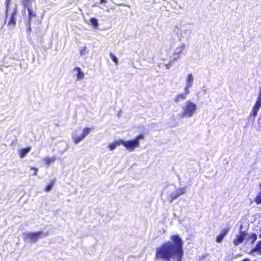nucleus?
Segmentation results:
<instances>
[{
	"label": "nucleus",
	"mask_w": 261,
	"mask_h": 261,
	"mask_svg": "<svg viewBox=\"0 0 261 261\" xmlns=\"http://www.w3.org/2000/svg\"><path fill=\"white\" fill-rule=\"evenodd\" d=\"M182 244L181 239L178 235L171 236L170 241L156 248L155 257L166 259L165 261H171L170 258L181 261L184 255Z\"/></svg>",
	"instance_id": "nucleus-1"
},
{
	"label": "nucleus",
	"mask_w": 261,
	"mask_h": 261,
	"mask_svg": "<svg viewBox=\"0 0 261 261\" xmlns=\"http://www.w3.org/2000/svg\"><path fill=\"white\" fill-rule=\"evenodd\" d=\"M197 105L192 101L187 100L182 106V112L178 114L180 118H191L196 113Z\"/></svg>",
	"instance_id": "nucleus-2"
},
{
	"label": "nucleus",
	"mask_w": 261,
	"mask_h": 261,
	"mask_svg": "<svg viewBox=\"0 0 261 261\" xmlns=\"http://www.w3.org/2000/svg\"><path fill=\"white\" fill-rule=\"evenodd\" d=\"M48 235V232H43V231H39L36 232H25L23 233V237L25 241L31 243H35L39 238L47 237Z\"/></svg>",
	"instance_id": "nucleus-3"
},
{
	"label": "nucleus",
	"mask_w": 261,
	"mask_h": 261,
	"mask_svg": "<svg viewBox=\"0 0 261 261\" xmlns=\"http://www.w3.org/2000/svg\"><path fill=\"white\" fill-rule=\"evenodd\" d=\"M144 138V136L142 134L136 137L134 140L130 141H124L120 139V143L123 145L127 150L129 151H133L135 148L138 147L140 145L139 141Z\"/></svg>",
	"instance_id": "nucleus-4"
},
{
	"label": "nucleus",
	"mask_w": 261,
	"mask_h": 261,
	"mask_svg": "<svg viewBox=\"0 0 261 261\" xmlns=\"http://www.w3.org/2000/svg\"><path fill=\"white\" fill-rule=\"evenodd\" d=\"M261 107V88L258 94L256 101L255 105L252 108V110L250 114L249 119L254 120L255 117L256 116L257 113Z\"/></svg>",
	"instance_id": "nucleus-5"
},
{
	"label": "nucleus",
	"mask_w": 261,
	"mask_h": 261,
	"mask_svg": "<svg viewBox=\"0 0 261 261\" xmlns=\"http://www.w3.org/2000/svg\"><path fill=\"white\" fill-rule=\"evenodd\" d=\"M186 45L184 43H181L179 46L176 47L174 50V53L170 57V62L173 63L176 61L179 58V55L181 53L182 50L185 48Z\"/></svg>",
	"instance_id": "nucleus-6"
},
{
	"label": "nucleus",
	"mask_w": 261,
	"mask_h": 261,
	"mask_svg": "<svg viewBox=\"0 0 261 261\" xmlns=\"http://www.w3.org/2000/svg\"><path fill=\"white\" fill-rule=\"evenodd\" d=\"M247 236V233L245 231L243 230V225H241L240 227L239 233L236 236V239L233 241V244L236 246H238L243 242Z\"/></svg>",
	"instance_id": "nucleus-7"
},
{
	"label": "nucleus",
	"mask_w": 261,
	"mask_h": 261,
	"mask_svg": "<svg viewBox=\"0 0 261 261\" xmlns=\"http://www.w3.org/2000/svg\"><path fill=\"white\" fill-rule=\"evenodd\" d=\"M186 188L183 187L176 189V190L171 193L169 196L171 199L170 202H172L173 200L177 199L180 196L184 195L186 193Z\"/></svg>",
	"instance_id": "nucleus-8"
},
{
	"label": "nucleus",
	"mask_w": 261,
	"mask_h": 261,
	"mask_svg": "<svg viewBox=\"0 0 261 261\" xmlns=\"http://www.w3.org/2000/svg\"><path fill=\"white\" fill-rule=\"evenodd\" d=\"M194 77L192 73L188 74L186 78V86L184 88L187 92L190 91V88L192 87L194 83Z\"/></svg>",
	"instance_id": "nucleus-9"
},
{
	"label": "nucleus",
	"mask_w": 261,
	"mask_h": 261,
	"mask_svg": "<svg viewBox=\"0 0 261 261\" xmlns=\"http://www.w3.org/2000/svg\"><path fill=\"white\" fill-rule=\"evenodd\" d=\"M73 72L76 77V81H82L84 79L85 74L80 67H75L73 69Z\"/></svg>",
	"instance_id": "nucleus-10"
},
{
	"label": "nucleus",
	"mask_w": 261,
	"mask_h": 261,
	"mask_svg": "<svg viewBox=\"0 0 261 261\" xmlns=\"http://www.w3.org/2000/svg\"><path fill=\"white\" fill-rule=\"evenodd\" d=\"M189 93L190 91L187 92L186 91L184 90V92L183 93L178 94L177 95L175 96V97L173 99L174 102L175 103H178L180 101L185 100L187 98V96Z\"/></svg>",
	"instance_id": "nucleus-11"
},
{
	"label": "nucleus",
	"mask_w": 261,
	"mask_h": 261,
	"mask_svg": "<svg viewBox=\"0 0 261 261\" xmlns=\"http://www.w3.org/2000/svg\"><path fill=\"white\" fill-rule=\"evenodd\" d=\"M230 230V227H227L223 228L220 234L217 237L216 241L218 243H220L222 241L225 236L228 233Z\"/></svg>",
	"instance_id": "nucleus-12"
},
{
	"label": "nucleus",
	"mask_w": 261,
	"mask_h": 261,
	"mask_svg": "<svg viewBox=\"0 0 261 261\" xmlns=\"http://www.w3.org/2000/svg\"><path fill=\"white\" fill-rule=\"evenodd\" d=\"M72 138L75 144H78L80 142L84 140L81 135L79 136L77 135V132L76 130L73 133Z\"/></svg>",
	"instance_id": "nucleus-13"
},
{
	"label": "nucleus",
	"mask_w": 261,
	"mask_h": 261,
	"mask_svg": "<svg viewBox=\"0 0 261 261\" xmlns=\"http://www.w3.org/2000/svg\"><path fill=\"white\" fill-rule=\"evenodd\" d=\"M31 150V147L20 149L18 150L19 155L20 158H24L26 154Z\"/></svg>",
	"instance_id": "nucleus-14"
},
{
	"label": "nucleus",
	"mask_w": 261,
	"mask_h": 261,
	"mask_svg": "<svg viewBox=\"0 0 261 261\" xmlns=\"http://www.w3.org/2000/svg\"><path fill=\"white\" fill-rule=\"evenodd\" d=\"M16 16V11H14L13 13L11 14V16L10 18V20L8 22V25L10 27H13L16 23L15 22V16Z\"/></svg>",
	"instance_id": "nucleus-15"
},
{
	"label": "nucleus",
	"mask_w": 261,
	"mask_h": 261,
	"mask_svg": "<svg viewBox=\"0 0 261 261\" xmlns=\"http://www.w3.org/2000/svg\"><path fill=\"white\" fill-rule=\"evenodd\" d=\"M120 144H121V143H120V140H119L113 143L109 144L108 145V148H109L111 151H113L116 149L117 146H119Z\"/></svg>",
	"instance_id": "nucleus-16"
},
{
	"label": "nucleus",
	"mask_w": 261,
	"mask_h": 261,
	"mask_svg": "<svg viewBox=\"0 0 261 261\" xmlns=\"http://www.w3.org/2000/svg\"><path fill=\"white\" fill-rule=\"evenodd\" d=\"M56 159L55 156L49 157L46 156L42 159V161L45 163V164L49 166L50 164L51 163H54Z\"/></svg>",
	"instance_id": "nucleus-17"
},
{
	"label": "nucleus",
	"mask_w": 261,
	"mask_h": 261,
	"mask_svg": "<svg viewBox=\"0 0 261 261\" xmlns=\"http://www.w3.org/2000/svg\"><path fill=\"white\" fill-rule=\"evenodd\" d=\"M28 11V17H29V21L31 23V20L33 17H36V13L34 12L32 7H30L29 8H27Z\"/></svg>",
	"instance_id": "nucleus-18"
},
{
	"label": "nucleus",
	"mask_w": 261,
	"mask_h": 261,
	"mask_svg": "<svg viewBox=\"0 0 261 261\" xmlns=\"http://www.w3.org/2000/svg\"><path fill=\"white\" fill-rule=\"evenodd\" d=\"M35 0H22L23 5L25 8H29L32 7L33 3Z\"/></svg>",
	"instance_id": "nucleus-19"
},
{
	"label": "nucleus",
	"mask_w": 261,
	"mask_h": 261,
	"mask_svg": "<svg viewBox=\"0 0 261 261\" xmlns=\"http://www.w3.org/2000/svg\"><path fill=\"white\" fill-rule=\"evenodd\" d=\"M90 131H91V128L89 127H85L83 129V132H82V134H81V135L84 139H85V138L86 137V136L87 135H88V134H90Z\"/></svg>",
	"instance_id": "nucleus-20"
},
{
	"label": "nucleus",
	"mask_w": 261,
	"mask_h": 261,
	"mask_svg": "<svg viewBox=\"0 0 261 261\" xmlns=\"http://www.w3.org/2000/svg\"><path fill=\"white\" fill-rule=\"evenodd\" d=\"M90 23L93 25L95 28H96L98 25L97 20L95 18H92L90 20Z\"/></svg>",
	"instance_id": "nucleus-21"
},
{
	"label": "nucleus",
	"mask_w": 261,
	"mask_h": 261,
	"mask_svg": "<svg viewBox=\"0 0 261 261\" xmlns=\"http://www.w3.org/2000/svg\"><path fill=\"white\" fill-rule=\"evenodd\" d=\"M54 184H55V180H51L50 181L49 185L46 186V187H45V191L46 192L49 191L51 190L53 186H54Z\"/></svg>",
	"instance_id": "nucleus-22"
},
{
	"label": "nucleus",
	"mask_w": 261,
	"mask_h": 261,
	"mask_svg": "<svg viewBox=\"0 0 261 261\" xmlns=\"http://www.w3.org/2000/svg\"><path fill=\"white\" fill-rule=\"evenodd\" d=\"M257 239V236L255 233H252L249 236L248 240H250L251 243H253Z\"/></svg>",
	"instance_id": "nucleus-23"
},
{
	"label": "nucleus",
	"mask_w": 261,
	"mask_h": 261,
	"mask_svg": "<svg viewBox=\"0 0 261 261\" xmlns=\"http://www.w3.org/2000/svg\"><path fill=\"white\" fill-rule=\"evenodd\" d=\"M110 57H111L112 60H113V61L116 64H118V61L117 57L116 56H115L112 53H110Z\"/></svg>",
	"instance_id": "nucleus-24"
},
{
	"label": "nucleus",
	"mask_w": 261,
	"mask_h": 261,
	"mask_svg": "<svg viewBox=\"0 0 261 261\" xmlns=\"http://www.w3.org/2000/svg\"><path fill=\"white\" fill-rule=\"evenodd\" d=\"M255 251H259L261 253V241L259 242L254 249Z\"/></svg>",
	"instance_id": "nucleus-25"
},
{
	"label": "nucleus",
	"mask_w": 261,
	"mask_h": 261,
	"mask_svg": "<svg viewBox=\"0 0 261 261\" xmlns=\"http://www.w3.org/2000/svg\"><path fill=\"white\" fill-rule=\"evenodd\" d=\"M254 201L257 204H261V194L257 195Z\"/></svg>",
	"instance_id": "nucleus-26"
},
{
	"label": "nucleus",
	"mask_w": 261,
	"mask_h": 261,
	"mask_svg": "<svg viewBox=\"0 0 261 261\" xmlns=\"http://www.w3.org/2000/svg\"><path fill=\"white\" fill-rule=\"evenodd\" d=\"M87 47L86 46H84L80 49V54L81 55H84L86 54Z\"/></svg>",
	"instance_id": "nucleus-27"
},
{
	"label": "nucleus",
	"mask_w": 261,
	"mask_h": 261,
	"mask_svg": "<svg viewBox=\"0 0 261 261\" xmlns=\"http://www.w3.org/2000/svg\"><path fill=\"white\" fill-rule=\"evenodd\" d=\"M31 169L34 170V171H33V175H36L37 174V171H38V169L37 168H35V167H31Z\"/></svg>",
	"instance_id": "nucleus-28"
},
{
	"label": "nucleus",
	"mask_w": 261,
	"mask_h": 261,
	"mask_svg": "<svg viewBox=\"0 0 261 261\" xmlns=\"http://www.w3.org/2000/svg\"><path fill=\"white\" fill-rule=\"evenodd\" d=\"M10 0H6V7H7V8H6V13H7V11H8V5L10 3Z\"/></svg>",
	"instance_id": "nucleus-29"
},
{
	"label": "nucleus",
	"mask_w": 261,
	"mask_h": 261,
	"mask_svg": "<svg viewBox=\"0 0 261 261\" xmlns=\"http://www.w3.org/2000/svg\"><path fill=\"white\" fill-rule=\"evenodd\" d=\"M31 23L29 22V21H28V31H31Z\"/></svg>",
	"instance_id": "nucleus-30"
},
{
	"label": "nucleus",
	"mask_w": 261,
	"mask_h": 261,
	"mask_svg": "<svg viewBox=\"0 0 261 261\" xmlns=\"http://www.w3.org/2000/svg\"><path fill=\"white\" fill-rule=\"evenodd\" d=\"M165 66L166 69H169L170 68V64H166Z\"/></svg>",
	"instance_id": "nucleus-31"
},
{
	"label": "nucleus",
	"mask_w": 261,
	"mask_h": 261,
	"mask_svg": "<svg viewBox=\"0 0 261 261\" xmlns=\"http://www.w3.org/2000/svg\"><path fill=\"white\" fill-rule=\"evenodd\" d=\"M106 2V0H101L100 4H103Z\"/></svg>",
	"instance_id": "nucleus-32"
},
{
	"label": "nucleus",
	"mask_w": 261,
	"mask_h": 261,
	"mask_svg": "<svg viewBox=\"0 0 261 261\" xmlns=\"http://www.w3.org/2000/svg\"><path fill=\"white\" fill-rule=\"evenodd\" d=\"M118 6H125L124 4H116Z\"/></svg>",
	"instance_id": "nucleus-33"
}]
</instances>
